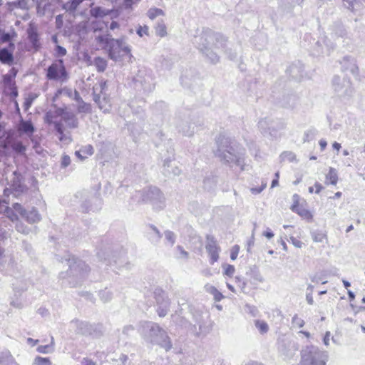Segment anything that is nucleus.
Wrapping results in <instances>:
<instances>
[{
    "mask_svg": "<svg viewBox=\"0 0 365 365\" xmlns=\"http://www.w3.org/2000/svg\"><path fill=\"white\" fill-rule=\"evenodd\" d=\"M199 29H196V34ZM192 40L193 43L212 64H216L220 61V56L216 51H222L226 53L230 60H234L237 57V53L232 52L227 48V39L221 34L215 33L210 29L205 30L202 28L200 34H194Z\"/></svg>",
    "mask_w": 365,
    "mask_h": 365,
    "instance_id": "obj_1",
    "label": "nucleus"
},
{
    "mask_svg": "<svg viewBox=\"0 0 365 365\" xmlns=\"http://www.w3.org/2000/svg\"><path fill=\"white\" fill-rule=\"evenodd\" d=\"M108 24H94L92 28L94 34V38L99 46L104 49L108 55V57L114 61H120L123 58H130V47L124 41L123 38L115 39L111 37L108 32Z\"/></svg>",
    "mask_w": 365,
    "mask_h": 365,
    "instance_id": "obj_2",
    "label": "nucleus"
},
{
    "mask_svg": "<svg viewBox=\"0 0 365 365\" xmlns=\"http://www.w3.org/2000/svg\"><path fill=\"white\" fill-rule=\"evenodd\" d=\"M217 149L215 154L221 161L230 165H235L245 170V150L235 140L224 135H220L216 140Z\"/></svg>",
    "mask_w": 365,
    "mask_h": 365,
    "instance_id": "obj_3",
    "label": "nucleus"
},
{
    "mask_svg": "<svg viewBox=\"0 0 365 365\" xmlns=\"http://www.w3.org/2000/svg\"><path fill=\"white\" fill-rule=\"evenodd\" d=\"M138 331L144 339L148 342L158 344L166 351L172 348L171 341L166 331L154 322H141Z\"/></svg>",
    "mask_w": 365,
    "mask_h": 365,
    "instance_id": "obj_4",
    "label": "nucleus"
},
{
    "mask_svg": "<svg viewBox=\"0 0 365 365\" xmlns=\"http://www.w3.org/2000/svg\"><path fill=\"white\" fill-rule=\"evenodd\" d=\"M68 270L61 272V279H68V283L71 287H76L86 277L90 271L88 266L81 259L73 256L66 259Z\"/></svg>",
    "mask_w": 365,
    "mask_h": 365,
    "instance_id": "obj_5",
    "label": "nucleus"
},
{
    "mask_svg": "<svg viewBox=\"0 0 365 365\" xmlns=\"http://www.w3.org/2000/svg\"><path fill=\"white\" fill-rule=\"evenodd\" d=\"M133 198L140 202H150L155 209H163L165 207V197L163 192L156 187H145L136 191Z\"/></svg>",
    "mask_w": 365,
    "mask_h": 365,
    "instance_id": "obj_6",
    "label": "nucleus"
},
{
    "mask_svg": "<svg viewBox=\"0 0 365 365\" xmlns=\"http://www.w3.org/2000/svg\"><path fill=\"white\" fill-rule=\"evenodd\" d=\"M331 84L336 97L346 103L350 101L354 96V88L349 78L335 75L331 79Z\"/></svg>",
    "mask_w": 365,
    "mask_h": 365,
    "instance_id": "obj_7",
    "label": "nucleus"
},
{
    "mask_svg": "<svg viewBox=\"0 0 365 365\" xmlns=\"http://www.w3.org/2000/svg\"><path fill=\"white\" fill-rule=\"evenodd\" d=\"M329 359L327 351L317 346H307L302 351V365H326Z\"/></svg>",
    "mask_w": 365,
    "mask_h": 365,
    "instance_id": "obj_8",
    "label": "nucleus"
},
{
    "mask_svg": "<svg viewBox=\"0 0 365 365\" xmlns=\"http://www.w3.org/2000/svg\"><path fill=\"white\" fill-rule=\"evenodd\" d=\"M175 125L178 132L183 135L190 137L193 135L197 126L194 116L190 114H179L175 120Z\"/></svg>",
    "mask_w": 365,
    "mask_h": 365,
    "instance_id": "obj_9",
    "label": "nucleus"
},
{
    "mask_svg": "<svg viewBox=\"0 0 365 365\" xmlns=\"http://www.w3.org/2000/svg\"><path fill=\"white\" fill-rule=\"evenodd\" d=\"M258 128L264 135L277 138L279 136V131L283 130L285 125L282 122L264 118L258 122Z\"/></svg>",
    "mask_w": 365,
    "mask_h": 365,
    "instance_id": "obj_10",
    "label": "nucleus"
},
{
    "mask_svg": "<svg viewBox=\"0 0 365 365\" xmlns=\"http://www.w3.org/2000/svg\"><path fill=\"white\" fill-rule=\"evenodd\" d=\"M154 297L157 304V313L160 317H164L170 310V302L161 288H156L154 291Z\"/></svg>",
    "mask_w": 365,
    "mask_h": 365,
    "instance_id": "obj_11",
    "label": "nucleus"
},
{
    "mask_svg": "<svg viewBox=\"0 0 365 365\" xmlns=\"http://www.w3.org/2000/svg\"><path fill=\"white\" fill-rule=\"evenodd\" d=\"M134 84L136 88L142 89L145 92L152 91L155 86L153 77L143 71H139L134 78Z\"/></svg>",
    "mask_w": 365,
    "mask_h": 365,
    "instance_id": "obj_12",
    "label": "nucleus"
},
{
    "mask_svg": "<svg viewBox=\"0 0 365 365\" xmlns=\"http://www.w3.org/2000/svg\"><path fill=\"white\" fill-rule=\"evenodd\" d=\"M46 77L49 80H64L67 78V72L63 61L58 60V63H53L47 68Z\"/></svg>",
    "mask_w": 365,
    "mask_h": 365,
    "instance_id": "obj_13",
    "label": "nucleus"
},
{
    "mask_svg": "<svg viewBox=\"0 0 365 365\" xmlns=\"http://www.w3.org/2000/svg\"><path fill=\"white\" fill-rule=\"evenodd\" d=\"M13 207L17 213L30 224L37 223L41 220V215L35 207H32L31 210L28 211L19 203H14Z\"/></svg>",
    "mask_w": 365,
    "mask_h": 365,
    "instance_id": "obj_14",
    "label": "nucleus"
},
{
    "mask_svg": "<svg viewBox=\"0 0 365 365\" xmlns=\"http://www.w3.org/2000/svg\"><path fill=\"white\" fill-rule=\"evenodd\" d=\"M77 327V332L83 335H92L98 337L102 334L101 326L90 324L86 322L76 320L74 322Z\"/></svg>",
    "mask_w": 365,
    "mask_h": 365,
    "instance_id": "obj_15",
    "label": "nucleus"
},
{
    "mask_svg": "<svg viewBox=\"0 0 365 365\" xmlns=\"http://www.w3.org/2000/svg\"><path fill=\"white\" fill-rule=\"evenodd\" d=\"M205 249L210 257V264H213L219 259L220 247L217 245V241L212 235L207 236V242Z\"/></svg>",
    "mask_w": 365,
    "mask_h": 365,
    "instance_id": "obj_16",
    "label": "nucleus"
},
{
    "mask_svg": "<svg viewBox=\"0 0 365 365\" xmlns=\"http://www.w3.org/2000/svg\"><path fill=\"white\" fill-rule=\"evenodd\" d=\"M340 63L342 71H349L355 77L359 76V69L354 57L345 56Z\"/></svg>",
    "mask_w": 365,
    "mask_h": 365,
    "instance_id": "obj_17",
    "label": "nucleus"
},
{
    "mask_svg": "<svg viewBox=\"0 0 365 365\" xmlns=\"http://www.w3.org/2000/svg\"><path fill=\"white\" fill-rule=\"evenodd\" d=\"M334 48V43H330L329 41L327 42L326 39H324L322 43L320 41H317L312 51V53L313 56H320L323 54L329 55L331 51Z\"/></svg>",
    "mask_w": 365,
    "mask_h": 365,
    "instance_id": "obj_18",
    "label": "nucleus"
},
{
    "mask_svg": "<svg viewBox=\"0 0 365 365\" xmlns=\"http://www.w3.org/2000/svg\"><path fill=\"white\" fill-rule=\"evenodd\" d=\"M98 90V87L93 88V101L104 113L108 112L110 109L109 98L107 96L106 93L97 94L96 91Z\"/></svg>",
    "mask_w": 365,
    "mask_h": 365,
    "instance_id": "obj_19",
    "label": "nucleus"
},
{
    "mask_svg": "<svg viewBox=\"0 0 365 365\" xmlns=\"http://www.w3.org/2000/svg\"><path fill=\"white\" fill-rule=\"evenodd\" d=\"M148 230L146 232V236L148 239V240L153 244V245H158L161 238L163 235L160 233V230L154 225H148Z\"/></svg>",
    "mask_w": 365,
    "mask_h": 365,
    "instance_id": "obj_20",
    "label": "nucleus"
},
{
    "mask_svg": "<svg viewBox=\"0 0 365 365\" xmlns=\"http://www.w3.org/2000/svg\"><path fill=\"white\" fill-rule=\"evenodd\" d=\"M30 26L27 30L28 38L32 47L36 51L41 48V43L39 41V36L36 29L34 28V24H29Z\"/></svg>",
    "mask_w": 365,
    "mask_h": 365,
    "instance_id": "obj_21",
    "label": "nucleus"
},
{
    "mask_svg": "<svg viewBox=\"0 0 365 365\" xmlns=\"http://www.w3.org/2000/svg\"><path fill=\"white\" fill-rule=\"evenodd\" d=\"M16 139L14 132L11 130H7L6 133L0 139V148L4 150H8L11 148L12 144Z\"/></svg>",
    "mask_w": 365,
    "mask_h": 365,
    "instance_id": "obj_22",
    "label": "nucleus"
},
{
    "mask_svg": "<svg viewBox=\"0 0 365 365\" xmlns=\"http://www.w3.org/2000/svg\"><path fill=\"white\" fill-rule=\"evenodd\" d=\"M163 173L165 175L173 174V175H179L180 170L177 166L173 165V160L168 158L163 163Z\"/></svg>",
    "mask_w": 365,
    "mask_h": 365,
    "instance_id": "obj_23",
    "label": "nucleus"
},
{
    "mask_svg": "<svg viewBox=\"0 0 365 365\" xmlns=\"http://www.w3.org/2000/svg\"><path fill=\"white\" fill-rule=\"evenodd\" d=\"M18 130L21 133L26 134L27 135L31 136L35 131V128L31 121L21 120L19 124Z\"/></svg>",
    "mask_w": 365,
    "mask_h": 365,
    "instance_id": "obj_24",
    "label": "nucleus"
},
{
    "mask_svg": "<svg viewBox=\"0 0 365 365\" xmlns=\"http://www.w3.org/2000/svg\"><path fill=\"white\" fill-rule=\"evenodd\" d=\"M14 178L11 181V186L17 192H23L24 190L25 186L24 185L22 180V175L19 173L17 171H14L13 173Z\"/></svg>",
    "mask_w": 365,
    "mask_h": 365,
    "instance_id": "obj_25",
    "label": "nucleus"
},
{
    "mask_svg": "<svg viewBox=\"0 0 365 365\" xmlns=\"http://www.w3.org/2000/svg\"><path fill=\"white\" fill-rule=\"evenodd\" d=\"M0 365H18L10 351L8 350L0 352Z\"/></svg>",
    "mask_w": 365,
    "mask_h": 365,
    "instance_id": "obj_26",
    "label": "nucleus"
},
{
    "mask_svg": "<svg viewBox=\"0 0 365 365\" xmlns=\"http://www.w3.org/2000/svg\"><path fill=\"white\" fill-rule=\"evenodd\" d=\"M64 121L68 128L71 129L76 128L78 125V120L76 115L71 112H68L64 115Z\"/></svg>",
    "mask_w": 365,
    "mask_h": 365,
    "instance_id": "obj_27",
    "label": "nucleus"
},
{
    "mask_svg": "<svg viewBox=\"0 0 365 365\" xmlns=\"http://www.w3.org/2000/svg\"><path fill=\"white\" fill-rule=\"evenodd\" d=\"M0 61L4 64H12L14 61L12 52L6 48L0 49Z\"/></svg>",
    "mask_w": 365,
    "mask_h": 365,
    "instance_id": "obj_28",
    "label": "nucleus"
},
{
    "mask_svg": "<svg viewBox=\"0 0 365 365\" xmlns=\"http://www.w3.org/2000/svg\"><path fill=\"white\" fill-rule=\"evenodd\" d=\"M205 290L212 294L214 297L215 301L220 302L221 301L224 296L222 294L217 290V289L210 284H206L204 287Z\"/></svg>",
    "mask_w": 365,
    "mask_h": 365,
    "instance_id": "obj_29",
    "label": "nucleus"
},
{
    "mask_svg": "<svg viewBox=\"0 0 365 365\" xmlns=\"http://www.w3.org/2000/svg\"><path fill=\"white\" fill-rule=\"evenodd\" d=\"M98 201V199L96 197H93L91 199L86 200L81 205V209L83 212H89L90 211L97 210V207H93V202Z\"/></svg>",
    "mask_w": 365,
    "mask_h": 365,
    "instance_id": "obj_30",
    "label": "nucleus"
},
{
    "mask_svg": "<svg viewBox=\"0 0 365 365\" xmlns=\"http://www.w3.org/2000/svg\"><path fill=\"white\" fill-rule=\"evenodd\" d=\"M93 63L98 72H103L106 69L108 65L107 61L101 57L95 58Z\"/></svg>",
    "mask_w": 365,
    "mask_h": 365,
    "instance_id": "obj_31",
    "label": "nucleus"
},
{
    "mask_svg": "<svg viewBox=\"0 0 365 365\" xmlns=\"http://www.w3.org/2000/svg\"><path fill=\"white\" fill-rule=\"evenodd\" d=\"M187 330L192 334L199 336L202 331V325L200 321H196L195 324H188Z\"/></svg>",
    "mask_w": 365,
    "mask_h": 365,
    "instance_id": "obj_32",
    "label": "nucleus"
},
{
    "mask_svg": "<svg viewBox=\"0 0 365 365\" xmlns=\"http://www.w3.org/2000/svg\"><path fill=\"white\" fill-rule=\"evenodd\" d=\"M326 180H329L330 184L336 185L338 181L337 171L334 168H330L328 174L326 175Z\"/></svg>",
    "mask_w": 365,
    "mask_h": 365,
    "instance_id": "obj_33",
    "label": "nucleus"
},
{
    "mask_svg": "<svg viewBox=\"0 0 365 365\" xmlns=\"http://www.w3.org/2000/svg\"><path fill=\"white\" fill-rule=\"evenodd\" d=\"M53 344H54V339H53V337H51V341L50 344L38 346L37 347L36 350L38 352L42 353V354L52 353L54 350Z\"/></svg>",
    "mask_w": 365,
    "mask_h": 365,
    "instance_id": "obj_34",
    "label": "nucleus"
},
{
    "mask_svg": "<svg viewBox=\"0 0 365 365\" xmlns=\"http://www.w3.org/2000/svg\"><path fill=\"white\" fill-rule=\"evenodd\" d=\"M255 325L261 334H264L269 331V326L265 321L257 319L255 321Z\"/></svg>",
    "mask_w": 365,
    "mask_h": 365,
    "instance_id": "obj_35",
    "label": "nucleus"
},
{
    "mask_svg": "<svg viewBox=\"0 0 365 365\" xmlns=\"http://www.w3.org/2000/svg\"><path fill=\"white\" fill-rule=\"evenodd\" d=\"M164 236L165 242L170 247H173L176 241V235L170 230H165L164 232Z\"/></svg>",
    "mask_w": 365,
    "mask_h": 365,
    "instance_id": "obj_36",
    "label": "nucleus"
},
{
    "mask_svg": "<svg viewBox=\"0 0 365 365\" xmlns=\"http://www.w3.org/2000/svg\"><path fill=\"white\" fill-rule=\"evenodd\" d=\"M54 129L59 135L58 139L60 141L66 140V135L64 133V127L62 123H54Z\"/></svg>",
    "mask_w": 365,
    "mask_h": 365,
    "instance_id": "obj_37",
    "label": "nucleus"
},
{
    "mask_svg": "<svg viewBox=\"0 0 365 365\" xmlns=\"http://www.w3.org/2000/svg\"><path fill=\"white\" fill-rule=\"evenodd\" d=\"M204 187L207 190H211L215 187L217 184L216 178L214 176L206 178L204 180Z\"/></svg>",
    "mask_w": 365,
    "mask_h": 365,
    "instance_id": "obj_38",
    "label": "nucleus"
},
{
    "mask_svg": "<svg viewBox=\"0 0 365 365\" xmlns=\"http://www.w3.org/2000/svg\"><path fill=\"white\" fill-rule=\"evenodd\" d=\"M91 15L94 18L103 17L107 14L106 10L101 6H96L90 10Z\"/></svg>",
    "mask_w": 365,
    "mask_h": 365,
    "instance_id": "obj_39",
    "label": "nucleus"
},
{
    "mask_svg": "<svg viewBox=\"0 0 365 365\" xmlns=\"http://www.w3.org/2000/svg\"><path fill=\"white\" fill-rule=\"evenodd\" d=\"M16 212L14 209V207H6L4 210L5 215L12 222H16L19 220V217L16 213Z\"/></svg>",
    "mask_w": 365,
    "mask_h": 365,
    "instance_id": "obj_40",
    "label": "nucleus"
},
{
    "mask_svg": "<svg viewBox=\"0 0 365 365\" xmlns=\"http://www.w3.org/2000/svg\"><path fill=\"white\" fill-rule=\"evenodd\" d=\"M317 133V131L314 128H311L306 130L304 133L303 142H310L313 140Z\"/></svg>",
    "mask_w": 365,
    "mask_h": 365,
    "instance_id": "obj_41",
    "label": "nucleus"
},
{
    "mask_svg": "<svg viewBox=\"0 0 365 365\" xmlns=\"http://www.w3.org/2000/svg\"><path fill=\"white\" fill-rule=\"evenodd\" d=\"M99 297L103 302L106 303L111 300L113 293L108 289H105L99 292Z\"/></svg>",
    "mask_w": 365,
    "mask_h": 365,
    "instance_id": "obj_42",
    "label": "nucleus"
},
{
    "mask_svg": "<svg viewBox=\"0 0 365 365\" xmlns=\"http://www.w3.org/2000/svg\"><path fill=\"white\" fill-rule=\"evenodd\" d=\"M77 110H78V113H79L86 114V113H91V108L90 104L86 103V102L82 101L81 102L78 103V106H77Z\"/></svg>",
    "mask_w": 365,
    "mask_h": 365,
    "instance_id": "obj_43",
    "label": "nucleus"
},
{
    "mask_svg": "<svg viewBox=\"0 0 365 365\" xmlns=\"http://www.w3.org/2000/svg\"><path fill=\"white\" fill-rule=\"evenodd\" d=\"M280 160L294 162L296 160V155L293 152L284 151L280 155Z\"/></svg>",
    "mask_w": 365,
    "mask_h": 365,
    "instance_id": "obj_44",
    "label": "nucleus"
},
{
    "mask_svg": "<svg viewBox=\"0 0 365 365\" xmlns=\"http://www.w3.org/2000/svg\"><path fill=\"white\" fill-rule=\"evenodd\" d=\"M164 12L162 9L158 8H151L148 11L147 15L149 19L153 21L155 17L163 15Z\"/></svg>",
    "mask_w": 365,
    "mask_h": 365,
    "instance_id": "obj_45",
    "label": "nucleus"
},
{
    "mask_svg": "<svg viewBox=\"0 0 365 365\" xmlns=\"http://www.w3.org/2000/svg\"><path fill=\"white\" fill-rule=\"evenodd\" d=\"M11 148L19 154H23L26 151V147L21 141L14 140Z\"/></svg>",
    "mask_w": 365,
    "mask_h": 365,
    "instance_id": "obj_46",
    "label": "nucleus"
},
{
    "mask_svg": "<svg viewBox=\"0 0 365 365\" xmlns=\"http://www.w3.org/2000/svg\"><path fill=\"white\" fill-rule=\"evenodd\" d=\"M312 240L316 242H322L324 240H327V235L319 231H315L312 232Z\"/></svg>",
    "mask_w": 365,
    "mask_h": 365,
    "instance_id": "obj_47",
    "label": "nucleus"
},
{
    "mask_svg": "<svg viewBox=\"0 0 365 365\" xmlns=\"http://www.w3.org/2000/svg\"><path fill=\"white\" fill-rule=\"evenodd\" d=\"M33 365H52V363L48 358L38 356L35 357Z\"/></svg>",
    "mask_w": 365,
    "mask_h": 365,
    "instance_id": "obj_48",
    "label": "nucleus"
},
{
    "mask_svg": "<svg viewBox=\"0 0 365 365\" xmlns=\"http://www.w3.org/2000/svg\"><path fill=\"white\" fill-rule=\"evenodd\" d=\"M314 291V286L312 284H308L307 288V293H306V300L307 303L310 305H312L314 304V299L312 297V292Z\"/></svg>",
    "mask_w": 365,
    "mask_h": 365,
    "instance_id": "obj_49",
    "label": "nucleus"
},
{
    "mask_svg": "<svg viewBox=\"0 0 365 365\" xmlns=\"http://www.w3.org/2000/svg\"><path fill=\"white\" fill-rule=\"evenodd\" d=\"M55 113L49 110L46 113L44 120L45 122L48 124H53L54 125V123H62L61 121H54L53 119L56 118Z\"/></svg>",
    "mask_w": 365,
    "mask_h": 365,
    "instance_id": "obj_50",
    "label": "nucleus"
},
{
    "mask_svg": "<svg viewBox=\"0 0 365 365\" xmlns=\"http://www.w3.org/2000/svg\"><path fill=\"white\" fill-rule=\"evenodd\" d=\"M251 277L252 279L253 284H257L258 282H262L264 281V278L261 275L259 271L257 270H252L251 271Z\"/></svg>",
    "mask_w": 365,
    "mask_h": 365,
    "instance_id": "obj_51",
    "label": "nucleus"
},
{
    "mask_svg": "<svg viewBox=\"0 0 365 365\" xmlns=\"http://www.w3.org/2000/svg\"><path fill=\"white\" fill-rule=\"evenodd\" d=\"M155 33L160 37H164L167 35V29L165 24H157Z\"/></svg>",
    "mask_w": 365,
    "mask_h": 365,
    "instance_id": "obj_52",
    "label": "nucleus"
},
{
    "mask_svg": "<svg viewBox=\"0 0 365 365\" xmlns=\"http://www.w3.org/2000/svg\"><path fill=\"white\" fill-rule=\"evenodd\" d=\"M71 164V158L68 155H63L61 161V167L65 168Z\"/></svg>",
    "mask_w": 365,
    "mask_h": 365,
    "instance_id": "obj_53",
    "label": "nucleus"
},
{
    "mask_svg": "<svg viewBox=\"0 0 365 365\" xmlns=\"http://www.w3.org/2000/svg\"><path fill=\"white\" fill-rule=\"evenodd\" d=\"M55 51L56 56L58 57H63L66 56L67 53L66 49L64 47L59 45H56Z\"/></svg>",
    "mask_w": 365,
    "mask_h": 365,
    "instance_id": "obj_54",
    "label": "nucleus"
},
{
    "mask_svg": "<svg viewBox=\"0 0 365 365\" xmlns=\"http://www.w3.org/2000/svg\"><path fill=\"white\" fill-rule=\"evenodd\" d=\"M235 267L233 265L227 264L225 267L224 274L227 276L232 277L235 273Z\"/></svg>",
    "mask_w": 365,
    "mask_h": 365,
    "instance_id": "obj_55",
    "label": "nucleus"
},
{
    "mask_svg": "<svg viewBox=\"0 0 365 365\" xmlns=\"http://www.w3.org/2000/svg\"><path fill=\"white\" fill-rule=\"evenodd\" d=\"M239 251H240V247L238 245H235L232 247V248L231 250V253H230V258L232 260H235L237 259Z\"/></svg>",
    "mask_w": 365,
    "mask_h": 365,
    "instance_id": "obj_56",
    "label": "nucleus"
},
{
    "mask_svg": "<svg viewBox=\"0 0 365 365\" xmlns=\"http://www.w3.org/2000/svg\"><path fill=\"white\" fill-rule=\"evenodd\" d=\"M177 250L180 252V256L179 257L187 259L189 257V254L187 251L184 250V248L181 245H178L176 247Z\"/></svg>",
    "mask_w": 365,
    "mask_h": 365,
    "instance_id": "obj_57",
    "label": "nucleus"
},
{
    "mask_svg": "<svg viewBox=\"0 0 365 365\" xmlns=\"http://www.w3.org/2000/svg\"><path fill=\"white\" fill-rule=\"evenodd\" d=\"M53 113H55L56 117L57 116H61V120H63L64 115L66 113H68V111L65 110L63 108H58Z\"/></svg>",
    "mask_w": 365,
    "mask_h": 365,
    "instance_id": "obj_58",
    "label": "nucleus"
},
{
    "mask_svg": "<svg viewBox=\"0 0 365 365\" xmlns=\"http://www.w3.org/2000/svg\"><path fill=\"white\" fill-rule=\"evenodd\" d=\"M10 304H11V306H12V307H14L15 308H17V309H22L24 307V304L22 303V302H21L19 299L12 300L10 302Z\"/></svg>",
    "mask_w": 365,
    "mask_h": 365,
    "instance_id": "obj_59",
    "label": "nucleus"
},
{
    "mask_svg": "<svg viewBox=\"0 0 365 365\" xmlns=\"http://www.w3.org/2000/svg\"><path fill=\"white\" fill-rule=\"evenodd\" d=\"M247 312L252 316H257L258 313L257 309L255 306L247 305Z\"/></svg>",
    "mask_w": 365,
    "mask_h": 365,
    "instance_id": "obj_60",
    "label": "nucleus"
},
{
    "mask_svg": "<svg viewBox=\"0 0 365 365\" xmlns=\"http://www.w3.org/2000/svg\"><path fill=\"white\" fill-rule=\"evenodd\" d=\"M0 39L3 43L9 42L11 39V36L9 33H4L1 36Z\"/></svg>",
    "mask_w": 365,
    "mask_h": 365,
    "instance_id": "obj_61",
    "label": "nucleus"
},
{
    "mask_svg": "<svg viewBox=\"0 0 365 365\" xmlns=\"http://www.w3.org/2000/svg\"><path fill=\"white\" fill-rule=\"evenodd\" d=\"M348 4L347 8L351 10L355 9L356 4H357V0H343Z\"/></svg>",
    "mask_w": 365,
    "mask_h": 365,
    "instance_id": "obj_62",
    "label": "nucleus"
},
{
    "mask_svg": "<svg viewBox=\"0 0 365 365\" xmlns=\"http://www.w3.org/2000/svg\"><path fill=\"white\" fill-rule=\"evenodd\" d=\"M266 187V184L262 185L259 187H252L250 191L252 194L257 195L259 194Z\"/></svg>",
    "mask_w": 365,
    "mask_h": 365,
    "instance_id": "obj_63",
    "label": "nucleus"
},
{
    "mask_svg": "<svg viewBox=\"0 0 365 365\" xmlns=\"http://www.w3.org/2000/svg\"><path fill=\"white\" fill-rule=\"evenodd\" d=\"M81 365H96V363L88 358H83L81 360Z\"/></svg>",
    "mask_w": 365,
    "mask_h": 365,
    "instance_id": "obj_64",
    "label": "nucleus"
}]
</instances>
